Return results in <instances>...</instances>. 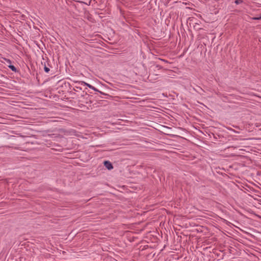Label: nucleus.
I'll return each mask as SVG.
<instances>
[{"label": "nucleus", "mask_w": 261, "mask_h": 261, "mask_svg": "<svg viewBox=\"0 0 261 261\" xmlns=\"http://www.w3.org/2000/svg\"><path fill=\"white\" fill-rule=\"evenodd\" d=\"M104 165L108 170H111L113 168L112 164L109 161H105Z\"/></svg>", "instance_id": "obj_1"}, {"label": "nucleus", "mask_w": 261, "mask_h": 261, "mask_svg": "<svg viewBox=\"0 0 261 261\" xmlns=\"http://www.w3.org/2000/svg\"><path fill=\"white\" fill-rule=\"evenodd\" d=\"M83 83L85 85L87 86L89 88L94 90L95 91H98V90L97 89H96L95 87H94L92 85H90V84H89L88 83H86L85 82H83Z\"/></svg>", "instance_id": "obj_2"}, {"label": "nucleus", "mask_w": 261, "mask_h": 261, "mask_svg": "<svg viewBox=\"0 0 261 261\" xmlns=\"http://www.w3.org/2000/svg\"><path fill=\"white\" fill-rule=\"evenodd\" d=\"M9 67L13 71H16V68L13 65H9Z\"/></svg>", "instance_id": "obj_3"}, {"label": "nucleus", "mask_w": 261, "mask_h": 261, "mask_svg": "<svg viewBox=\"0 0 261 261\" xmlns=\"http://www.w3.org/2000/svg\"><path fill=\"white\" fill-rule=\"evenodd\" d=\"M44 70L46 72H48V71H49V68L45 66L44 67Z\"/></svg>", "instance_id": "obj_4"}, {"label": "nucleus", "mask_w": 261, "mask_h": 261, "mask_svg": "<svg viewBox=\"0 0 261 261\" xmlns=\"http://www.w3.org/2000/svg\"><path fill=\"white\" fill-rule=\"evenodd\" d=\"M252 19H254V20H259V19H261V18H259V17H254Z\"/></svg>", "instance_id": "obj_5"}, {"label": "nucleus", "mask_w": 261, "mask_h": 261, "mask_svg": "<svg viewBox=\"0 0 261 261\" xmlns=\"http://www.w3.org/2000/svg\"><path fill=\"white\" fill-rule=\"evenodd\" d=\"M6 61L7 62L9 63H11V61H10L9 60H8V59H6Z\"/></svg>", "instance_id": "obj_6"}, {"label": "nucleus", "mask_w": 261, "mask_h": 261, "mask_svg": "<svg viewBox=\"0 0 261 261\" xmlns=\"http://www.w3.org/2000/svg\"><path fill=\"white\" fill-rule=\"evenodd\" d=\"M236 4H239V1H238V0H237V1H236Z\"/></svg>", "instance_id": "obj_7"}, {"label": "nucleus", "mask_w": 261, "mask_h": 261, "mask_svg": "<svg viewBox=\"0 0 261 261\" xmlns=\"http://www.w3.org/2000/svg\"><path fill=\"white\" fill-rule=\"evenodd\" d=\"M259 18H261V16L259 17Z\"/></svg>", "instance_id": "obj_8"}]
</instances>
